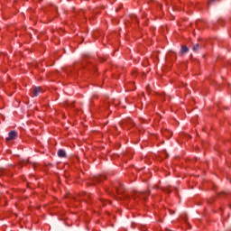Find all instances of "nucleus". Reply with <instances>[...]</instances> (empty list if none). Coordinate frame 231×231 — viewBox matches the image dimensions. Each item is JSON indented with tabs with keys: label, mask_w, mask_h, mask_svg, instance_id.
<instances>
[{
	"label": "nucleus",
	"mask_w": 231,
	"mask_h": 231,
	"mask_svg": "<svg viewBox=\"0 0 231 231\" xmlns=\"http://www.w3.org/2000/svg\"><path fill=\"white\" fill-rule=\"evenodd\" d=\"M104 180H106L105 176H99V177H95L93 179L94 184L95 183H100L101 181H104Z\"/></svg>",
	"instance_id": "obj_4"
},
{
	"label": "nucleus",
	"mask_w": 231,
	"mask_h": 231,
	"mask_svg": "<svg viewBox=\"0 0 231 231\" xmlns=\"http://www.w3.org/2000/svg\"><path fill=\"white\" fill-rule=\"evenodd\" d=\"M187 51H189V47L183 45V46L181 47V54H182V55H185V53H187Z\"/></svg>",
	"instance_id": "obj_6"
},
{
	"label": "nucleus",
	"mask_w": 231,
	"mask_h": 231,
	"mask_svg": "<svg viewBox=\"0 0 231 231\" xmlns=\"http://www.w3.org/2000/svg\"><path fill=\"white\" fill-rule=\"evenodd\" d=\"M100 201H101V203H103V206H104V207H106V205L111 203L109 200H102V199H101Z\"/></svg>",
	"instance_id": "obj_7"
},
{
	"label": "nucleus",
	"mask_w": 231,
	"mask_h": 231,
	"mask_svg": "<svg viewBox=\"0 0 231 231\" xmlns=\"http://www.w3.org/2000/svg\"><path fill=\"white\" fill-rule=\"evenodd\" d=\"M116 190L117 194H122V191L118 188H116Z\"/></svg>",
	"instance_id": "obj_10"
},
{
	"label": "nucleus",
	"mask_w": 231,
	"mask_h": 231,
	"mask_svg": "<svg viewBox=\"0 0 231 231\" xmlns=\"http://www.w3.org/2000/svg\"><path fill=\"white\" fill-rule=\"evenodd\" d=\"M58 156L60 158H66V152L64 150H59L58 151Z\"/></svg>",
	"instance_id": "obj_5"
},
{
	"label": "nucleus",
	"mask_w": 231,
	"mask_h": 231,
	"mask_svg": "<svg viewBox=\"0 0 231 231\" xmlns=\"http://www.w3.org/2000/svg\"><path fill=\"white\" fill-rule=\"evenodd\" d=\"M150 192H135L134 197V198H139V199H147L148 196H150Z\"/></svg>",
	"instance_id": "obj_1"
},
{
	"label": "nucleus",
	"mask_w": 231,
	"mask_h": 231,
	"mask_svg": "<svg viewBox=\"0 0 231 231\" xmlns=\"http://www.w3.org/2000/svg\"><path fill=\"white\" fill-rule=\"evenodd\" d=\"M17 138V132L11 131L8 134V137H6V142H10L11 140H15Z\"/></svg>",
	"instance_id": "obj_2"
},
{
	"label": "nucleus",
	"mask_w": 231,
	"mask_h": 231,
	"mask_svg": "<svg viewBox=\"0 0 231 231\" xmlns=\"http://www.w3.org/2000/svg\"><path fill=\"white\" fill-rule=\"evenodd\" d=\"M198 48H199V44H196L195 47H193V50L196 51V50H198Z\"/></svg>",
	"instance_id": "obj_9"
},
{
	"label": "nucleus",
	"mask_w": 231,
	"mask_h": 231,
	"mask_svg": "<svg viewBox=\"0 0 231 231\" xmlns=\"http://www.w3.org/2000/svg\"><path fill=\"white\" fill-rule=\"evenodd\" d=\"M217 0H209L208 5V6H210V5H214V3H216Z\"/></svg>",
	"instance_id": "obj_8"
},
{
	"label": "nucleus",
	"mask_w": 231,
	"mask_h": 231,
	"mask_svg": "<svg viewBox=\"0 0 231 231\" xmlns=\"http://www.w3.org/2000/svg\"><path fill=\"white\" fill-rule=\"evenodd\" d=\"M40 93H42V88L35 87V88H32L33 97H39Z\"/></svg>",
	"instance_id": "obj_3"
}]
</instances>
